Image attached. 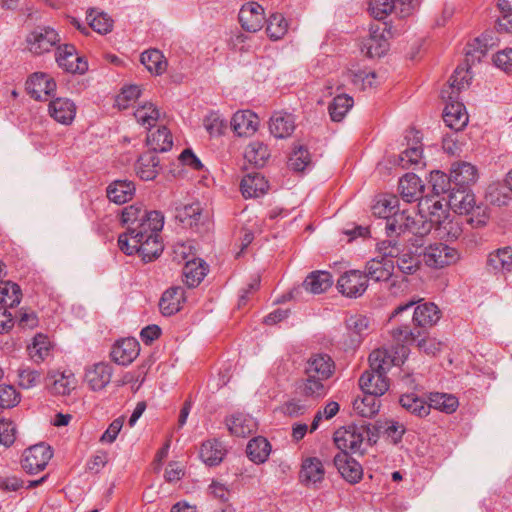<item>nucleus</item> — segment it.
<instances>
[{
	"label": "nucleus",
	"instance_id": "obj_34",
	"mask_svg": "<svg viewBox=\"0 0 512 512\" xmlns=\"http://www.w3.org/2000/svg\"><path fill=\"white\" fill-rule=\"evenodd\" d=\"M50 392L55 395H68L76 387L72 372H54L48 375Z\"/></svg>",
	"mask_w": 512,
	"mask_h": 512
},
{
	"label": "nucleus",
	"instance_id": "obj_8",
	"mask_svg": "<svg viewBox=\"0 0 512 512\" xmlns=\"http://www.w3.org/2000/svg\"><path fill=\"white\" fill-rule=\"evenodd\" d=\"M52 455L50 446L44 443L33 445L24 451L22 468L29 474L38 473L45 469Z\"/></svg>",
	"mask_w": 512,
	"mask_h": 512
},
{
	"label": "nucleus",
	"instance_id": "obj_27",
	"mask_svg": "<svg viewBox=\"0 0 512 512\" xmlns=\"http://www.w3.org/2000/svg\"><path fill=\"white\" fill-rule=\"evenodd\" d=\"M269 129L276 138H287L295 129V119L292 114L277 111L270 118Z\"/></svg>",
	"mask_w": 512,
	"mask_h": 512
},
{
	"label": "nucleus",
	"instance_id": "obj_51",
	"mask_svg": "<svg viewBox=\"0 0 512 512\" xmlns=\"http://www.w3.org/2000/svg\"><path fill=\"white\" fill-rule=\"evenodd\" d=\"M353 98L347 94H341L334 97L333 101L329 104L328 110L332 121L340 122L347 112L353 106Z\"/></svg>",
	"mask_w": 512,
	"mask_h": 512
},
{
	"label": "nucleus",
	"instance_id": "obj_44",
	"mask_svg": "<svg viewBox=\"0 0 512 512\" xmlns=\"http://www.w3.org/2000/svg\"><path fill=\"white\" fill-rule=\"evenodd\" d=\"M399 403L407 412L418 417H425L430 413L428 403L414 393L402 395Z\"/></svg>",
	"mask_w": 512,
	"mask_h": 512
},
{
	"label": "nucleus",
	"instance_id": "obj_64",
	"mask_svg": "<svg viewBox=\"0 0 512 512\" xmlns=\"http://www.w3.org/2000/svg\"><path fill=\"white\" fill-rule=\"evenodd\" d=\"M20 402V395L11 385H0V407L12 408Z\"/></svg>",
	"mask_w": 512,
	"mask_h": 512
},
{
	"label": "nucleus",
	"instance_id": "obj_22",
	"mask_svg": "<svg viewBox=\"0 0 512 512\" xmlns=\"http://www.w3.org/2000/svg\"><path fill=\"white\" fill-rule=\"evenodd\" d=\"M268 188V181L258 172L245 175L240 183L244 198H259L267 193Z\"/></svg>",
	"mask_w": 512,
	"mask_h": 512
},
{
	"label": "nucleus",
	"instance_id": "obj_19",
	"mask_svg": "<svg viewBox=\"0 0 512 512\" xmlns=\"http://www.w3.org/2000/svg\"><path fill=\"white\" fill-rule=\"evenodd\" d=\"M486 269L493 274L512 272V247L505 246L490 252L486 259Z\"/></svg>",
	"mask_w": 512,
	"mask_h": 512
},
{
	"label": "nucleus",
	"instance_id": "obj_24",
	"mask_svg": "<svg viewBox=\"0 0 512 512\" xmlns=\"http://www.w3.org/2000/svg\"><path fill=\"white\" fill-rule=\"evenodd\" d=\"M49 114L57 122L69 125L75 118L76 105L68 98H56L49 104Z\"/></svg>",
	"mask_w": 512,
	"mask_h": 512
},
{
	"label": "nucleus",
	"instance_id": "obj_11",
	"mask_svg": "<svg viewBox=\"0 0 512 512\" xmlns=\"http://www.w3.org/2000/svg\"><path fill=\"white\" fill-rule=\"evenodd\" d=\"M56 62L65 71L84 74L88 70V63L76 53V48L71 44L57 47Z\"/></svg>",
	"mask_w": 512,
	"mask_h": 512
},
{
	"label": "nucleus",
	"instance_id": "obj_46",
	"mask_svg": "<svg viewBox=\"0 0 512 512\" xmlns=\"http://www.w3.org/2000/svg\"><path fill=\"white\" fill-rule=\"evenodd\" d=\"M429 183L432 188V192L436 196L447 195L454 190L451 175H446L444 172L435 170L430 173Z\"/></svg>",
	"mask_w": 512,
	"mask_h": 512
},
{
	"label": "nucleus",
	"instance_id": "obj_57",
	"mask_svg": "<svg viewBox=\"0 0 512 512\" xmlns=\"http://www.w3.org/2000/svg\"><path fill=\"white\" fill-rule=\"evenodd\" d=\"M311 162L310 153L302 145L296 146L288 160V166L297 172L303 171Z\"/></svg>",
	"mask_w": 512,
	"mask_h": 512
},
{
	"label": "nucleus",
	"instance_id": "obj_25",
	"mask_svg": "<svg viewBox=\"0 0 512 512\" xmlns=\"http://www.w3.org/2000/svg\"><path fill=\"white\" fill-rule=\"evenodd\" d=\"M359 386L363 392L383 395L389 389V381L386 375L370 368L361 375Z\"/></svg>",
	"mask_w": 512,
	"mask_h": 512
},
{
	"label": "nucleus",
	"instance_id": "obj_62",
	"mask_svg": "<svg viewBox=\"0 0 512 512\" xmlns=\"http://www.w3.org/2000/svg\"><path fill=\"white\" fill-rule=\"evenodd\" d=\"M204 127L211 136H220L226 128V122L216 112H211L204 119Z\"/></svg>",
	"mask_w": 512,
	"mask_h": 512
},
{
	"label": "nucleus",
	"instance_id": "obj_38",
	"mask_svg": "<svg viewBox=\"0 0 512 512\" xmlns=\"http://www.w3.org/2000/svg\"><path fill=\"white\" fill-rule=\"evenodd\" d=\"M270 452V443L261 436L251 439L246 447L248 458L256 464L264 463L268 459Z\"/></svg>",
	"mask_w": 512,
	"mask_h": 512
},
{
	"label": "nucleus",
	"instance_id": "obj_33",
	"mask_svg": "<svg viewBox=\"0 0 512 512\" xmlns=\"http://www.w3.org/2000/svg\"><path fill=\"white\" fill-rule=\"evenodd\" d=\"M107 197L116 204H124L132 199L135 185L128 180H115L106 189Z\"/></svg>",
	"mask_w": 512,
	"mask_h": 512
},
{
	"label": "nucleus",
	"instance_id": "obj_1",
	"mask_svg": "<svg viewBox=\"0 0 512 512\" xmlns=\"http://www.w3.org/2000/svg\"><path fill=\"white\" fill-rule=\"evenodd\" d=\"M419 301L411 300L397 306L389 320L395 323L391 335L395 341L402 344L415 342L423 333V330L435 325L440 317L439 308L432 302L418 304L411 316V309Z\"/></svg>",
	"mask_w": 512,
	"mask_h": 512
},
{
	"label": "nucleus",
	"instance_id": "obj_23",
	"mask_svg": "<svg viewBox=\"0 0 512 512\" xmlns=\"http://www.w3.org/2000/svg\"><path fill=\"white\" fill-rule=\"evenodd\" d=\"M258 125V116L250 110L236 112L231 120V128L238 136H250L254 134Z\"/></svg>",
	"mask_w": 512,
	"mask_h": 512
},
{
	"label": "nucleus",
	"instance_id": "obj_48",
	"mask_svg": "<svg viewBox=\"0 0 512 512\" xmlns=\"http://www.w3.org/2000/svg\"><path fill=\"white\" fill-rule=\"evenodd\" d=\"M431 229V222L427 220L426 216L415 210L410 212L406 233L422 238L429 234Z\"/></svg>",
	"mask_w": 512,
	"mask_h": 512
},
{
	"label": "nucleus",
	"instance_id": "obj_49",
	"mask_svg": "<svg viewBox=\"0 0 512 512\" xmlns=\"http://www.w3.org/2000/svg\"><path fill=\"white\" fill-rule=\"evenodd\" d=\"M458 404V399L451 394L435 392L429 396L430 409L434 408L447 414L456 411Z\"/></svg>",
	"mask_w": 512,
	"mask_h": 512
},
{
	"label": "nucleus",
	"instance_id": "obj_61",
	"mask_svg": "<svg viewBox=\"0 0 512 512\" xmlns=\"http://www.w3.org/2000/svg\"><path fill=\"white\" fill-rule=\"evenodd\" d=\"M30 354L33 358L37 357L39 361H43L49 353L50 342L47 336L39 333L33 338L32 345L29 346Z\"/></svg>",
	"mask_w": 512,
	"mask_h": 512
},
{
	"label": "nucleus",
	"instance_id": "obj_29",
	"mask_svg": "<svg viewBox=\"0 0 512 512\" xmlns=\"http://www.w3.org/2000/svg\"><path fill=\"white\" fill-rule=\"evenodd\" d=\"M325 476L322 461L317 457H308L303 460L299 477L307 485L321 482Z\"/></svg>",
	"mask_w": 512,
	"mask_h": 512
},
{
	"label": "nucleus",
	"instance_id": "obj_54",
	"mask_svg": "<svg viewBox=\"0 0 512 512\" xmlns=\"http://www.w3.org/2000/svg\"><path fill=\"white\" fill-rule=\"evenodd\" d=\"M397 204L398 199L396 196H383L373 204L372 213L386 222L395 212Z\"/></svg>",
	"mask_w": 512,
	"mask_h": 512
},
{
	"label": "nucleus",
	"instance_id": "obj_47",
	"mask_svg": "<svg viewBox=\"0 0 512 512\" xmlns=\"http://www.w3.org/2000/svg\"><path fill=\"white\" fill-rule=\"evenodd\" d=\"M22 297L20 286L11 281L0 282V304L4 307L17 306Z\"/></svg>",
	"mask_w": 512,
	"mask_h": 512
},
{
	"label": "nucleus",
	"instance_id": "obj_3",
	"mask_svg": "<svg viewBox=\"0 0 512 512\" xmlns=\"http://www.w3.org/2000/svg\"><path fill=\"white\" fill-rule=\"evenodd\" d=\"M121 221L126 231L121 235L126 237H142L146 229L162 230L164 216L159 211H147L141 205H130L125 207L121 213Z\"/></svg>",
	"mask_w": 512,
	"mask_h": 512
},
{
	"label": "nucleus",
	"instance_id": "obj_63",
	"mask_svg": "<svg viewBox=\"0 0 512 512\" xmlns=\"http://www.w3.org/2000/svg\"><path fill=\"white\" fill-rule=\"evenodd\" d=\"M487 53V44H482V40L477 38L470 48L466 51L465 61L471 66L476 62H480Z\"/></svg>",
	"mask_w": 512,
	"mask_h": 512
},
{
	"label": "nucleus",
	"instance_id": "obj_56",
	"mask_svg": "<svg viewBox=\"0 0 512 512\" xmlns=\"http://www.w3.org/2000/svg\"><path fill=\"white\" fill-rule=\"evenodd\" d=\"M90 27L100 33L107 34L112 30L113 20L105 13L99 12L95 14L93 9L87 14Z\"/></svg>",
	"mask_w": 512,
	"mask_h": 512
},
{
	"label": "nucleus",
	"instance_id": "obj_16",
	"mask_svg": "<svg viewBox=\"0 0 512 512\" xmlns=\"http://www.w3.org/2000/svg\"><path fill=\"white\" fill-rule=\"evenodd\" d=\"M139 351V343L135 338H125L114 344L111 358L115 363L126 366L136 359Z\"/></svg>",
	"mask_w": 512,
	"mask_h": 512
},
{
	"label": "nucleus",
	"instance_id": "obj_10",
	"mask_svg": "<svg viewBox=\"0 0 512 512\" xmlns=\"http://www.w3.org/2000/svg\"><path fill=\"white\" fill-rule=\"evenodd\" d=\"M412 139L406 136L407 148L403 150L397 158V165L403 169H417L425 165L423 162L422 145L420 144L419 132L411 130Z\"/></svg>",
	"mask_w": 512,
	"mask_h": 512
},
{
	"label": "nucleus",
	"instance_id": "obj_4",
	"mask_svg": "<svg viewBox=\"0 0 512 512\" xmlns=\"http://www.w3.org/2000/svg\"><path fill=\"white\" fill-rule=\"evenodd\" d=\"M160 231L151 227L146 229V233L142 237L134 238L119 235V249L126 255L138 254L144 262H151L163 252L164 247L160 239Z\"/></svg>",
	"mask_w": 512,
	"mask_h": 512
},
{
	"label": "nucleus",
	"instance_id": "obj_36",
	"mask_svg": "<svg viewBox=\"0 0 512 512\" xmlns=\"http://www.w3.org/2000/svg\"><path fill=\"white\" fill-rule=\"evenodd\" d=\"M146 144L150 148V152H166L173 145L172 135L170 131L161 126L156 131H150L146 138Z\"/></svg>",
	"mask_w": 512,
	"mask_h": 512
},
{
	"label": "nucleus",
	"instance_id": "obj_50",
	"mask_svg": "<svg viewBox=\"0 0 512 512\" xmlns=\"http://www.w3.org/2000/svg\"><path fill=\"white\" fill-rule=\"evenodd\" d=\"M134 116L139 124L150 129L158 121L160 112L153 103L145 102L143 105L137 107Z\"/></svg>",
	"mask_w": 512,
	"mask_h": 512
},
{
	"label": "nucleus",
	"instance_id": "obj_40",
	"mask_svg": "<svg viewBox=\"0 0 512 512\" xmlns=\"http://www.w3.org/2000/svg\"><path fill=\"white\" fill-rule=\"evenodd\" d=\"M207 273L205 262L201 259L187 261L183 268V275L188 287H196Z\"/></svg>",
	"mask_w": 512,
	"mask_h": 512
},
{
	"label": "nucleus",
	"instance_id": "obj_28",
	"mask_svg": "<svg viewBox=\"0 0 512 512\" xmlns=\"http://www.w3.org/2000/svg\"><path fill=\"white\" fill-rule=\"evenodd\" d=\"M334 363L327 354H315L310 357L305 368L308 377L328 379L333 371Z\"/></svg>",
	"mask_w": 512,
	"mask_h": 512
},
{
	"label": "nucleus",
	"instance_id": "obj_14",
	"mask_svg": "<svg viewBox=\"0 0 512 512\" xmlns=\"http://www.w3.org/2000/svg\"><path fill=\"white\" fill-rule=\"evenodd\" d=\"M239 21L244 30L248 32L259 31L264 23V9L257 2H249L239 11Z\"/></svg>",
	"mask_w": 512,
	"mask_h": 512
},
{
	"label": "nucleus",
	"instance_id": "obj_2",
	"mask_svg": "<svg viewBox=\"0 0 512 512\" xmlns=\"http://www.w3.org/2000/svg\"><path fill=\"white\" fill-rule=\"evenodd\" d=\"M471 76L468 69L457 67L454 74L450 77V91L442 90V98L447 99L443 111V120L445 124L455 130H462L468 123V114L463 103L456 100L459 91L468 84Z\"/></svg>",
	"mask_w": 512,
	"mask_h": 512
},
{
	"label": "nucleus",
	"instance_id": "obj_39",
	"mask_svg": "<svg viewBox=\"0 0 512 512\" xmlns=\"http://www.w3.org/2000/svg\"><path fill=\"white\" fill-rule=\"evenodd\" d=\"M380 395L364 392L362 398H356L353 402V409L362 417L370 418L376 415L380 408Z\"/></svg>",
	"mask_w": 512,
	"mask_h": 512
},
{
	"label": "nucleus",
	"instance_id": "obj_35",
	"mask_svg": "<svg viewBox=\"0 0 512 512\" xmlns=\"http://www.w3.org/2000/svg\"><path fill=\"white\" fill-rule=\"evenodd\" d=\"M176 219L184 226L199 229L202 222V208L199 202L186 204L176 208Z\"/></svg>",
	"mask_w": 512,
	"mask_h": 512
},
{
	"label": "nucleus",
	"instance_id": "obj_59",
	"mask_svg": "<svg viewBox=\"0 0 512 512\" xmlns=\"http://www.w3.org/2000/svg\"><path fill=\"white\" fill-rule=\"evenodd\" d=\"M319 377H308L301 386V392L309 398H319L325 395V387L323 381Z\"/></svg>",
	"mask_w": 512,
	"mask_h": 512
},
{
	"label": "nucleus",
	"instance_id": "obj_18",
	"mask_svg": "<svg viewBox=\"0 0 512 512\" xmlns=\"http://www.w3.org/2000/svg\"><path fill=\"white\" fill-rule=\"evenodd\" d=\"M450 175L455 189H469L478 179L476 167L468 162L453 164Z\"/></svg>",
	"mask_w": 512,
	"mask_h": 512
},
{
	"label": "nucleus",
	"instance_id": "obj_20",
	"mask_svg": "<svg viewBox=\"0 0 512 512\" xmlns=\"http://www.w3.org/2000/svg\"><path fill=\"white\" fill-rule=\"evenodd\" d=\"M112 367L107 363H97L85 373V381L93 391L104 389L111 381Z\"/></svg>",
	"mask_w": 512,
	"mask_h": 512
},
{
	"label": "nucleus",
	"instance_id": "obj_17",
	"mask_svg": "<svg viewBox=\"0 0 512 512\" xmlns=\"http://www.w3.org/2000/svg\"><path fill=\"white\" fill-rule=\"evenodd\" d=\"M447 203L459 214H474L481 210L476 206L475 196L469 189H455L449 194Z\"/></svg>",
	"mask_w": 512,
	"mask_h": 512
},
{
	"label": "nucleus",
	"instance_id": "obj_55",
	"mask_svg": "<svg viewBox=\"0 0 512 512\" xmlns=\"http://www.w3.org/2000/svg\"><path fill=\"white\" fill-rule=\"evenodd\" d=\"M288 24L283 15L272 14L267 20L266 32L271 40L281 39L287 32Z\"/></svg>",
	"mask_w": 512,
	"mask_h": 512
},
{
	"label": "nucleus",
	"instance_id": "obj_60",
	"mask_svg": "<svg viewBox=\"0 0 512 512\" xmlns=\"http://www.w3.org/2000/svg\"><path fill=\"white\" fill-rule=\"evenodd\" d=\"M395 8L394 0H371L369 11L373 18L382 20L386 18Z\"/></svg>",
	"mask_w": 512,
	"mask_h": 512
},
{
	"label": "nucleus",
	"instance_id": "obj_37",
	"mask_svg": "<svg viewBox=\"0 0 512 512\" xmlns=\"http://www.w3.org/2000/svg\"><path fill=\"white\" fill-rule=\"evenodd\" d=\"M332 284V275L328 271L323 270L311 272L303 282L304 288L313 294L327 291Z\"/></svg>",
	"mask_w": 512,
	"mask_h": 512
},
{
	"label": "nucleus",
	"instance_id": "obj_45",
	"mask_svg": "<svg viewBox=\"0 0 512 512\" xmlns=\"http://www.w3.org/2000/svg\"><path fill=\"white\" fill-rule=\"evenodd\" d=\"M410 212L409 210L395 211L393 215L387 219L385 229L389 237L406 234Z\"/></svg>",
	"mask_w": 512,
	"mask_h": 512
},
{
	"label": "nucleus",
	"instance_id": "obj_5",
	"mask_svg": "<svg viewBox=\"0 0 512 512\" xmlns=\"http://www.w3.org/2000/svg\"><path fill=\"white\" fill-rule=\"evenodd\" d=\"M373 435L371 424L362 420L336 430L334 442L339 452L363 454L365 450L362 449V444L365 440L370 441Z\"/></svg>",
	"mask_w": 512,
	"mask_h": 512
},
{
	"label": "nucleus",
	"instance_id": "obj_32",
	"mask_svg": "<svg viewBox=\"0 0 512 512\" xmlns=\"http://www.w3.org/2000/svg\"><path fill=\"white\" fill-rule=\"evenodd\" d=\"M135 169L142 180H153L160 171V159L155 153L146 152L138 158Z\"/></svg>",
	"mask_w": 512,
	"mask_h": 512
},
{
	"label": "nucleus",
	"instance_id": "obj_7",
	"mask_svg": "<svg viewBox=\"0 0 512 512\" xmlns=\"http://www.w3.org/2000/svg\"><path fill=\"white\" fill-rule=\"evenodd\" d=\"M387 35H391L387 23L371 25L368 37L362 42L361 51L370 58L381 57L389 48Z\"/></svg>",
	"mask_w": 512,
	"mask_h": 512
},
{
	"label": "nucleus",
	"instance_id": "obj_9",
	"mask_svg": "<svg viewBox=\"0 0 512 512\" xmlns=\"http://www.w3.org/2000/svg\"><path fill=\"white\" fill-rule=\"evenodd\" d=\"M458 257L457 250L444 243L430 245L423 252V261L432 268H443L451 265L458 260Z\"/></svg>",
	"mask_w": 512,
	"mask_h": 512
},
{
	"label": "nucleus",
	"instance_id": "obj_31",
	"mask_svg": "<svg viewBox=\"0 0 512 512\" xmlns=\"http://www.w3.org/2000/svg\"><path fill=\"white\" fill-rule=\"evenodd\" d=\"M184 289L182 287H171L167 289L159 301V308L164 316H171L181 309L184 301Z\"/></svg>",
	"mask_w": 512,
	"mask_h": 512
},
{
	"label": "nucleus",
	"instance_id": "obj_30",
	"mask_svg": "<svg viewBox=\"0 0 512 512\" xmlns=\"http://www.w3.org/2000/svg\"><path fill=\"white\" fill-rule=\"evenodd\" d=\"M226 425L230 433L237 437H247L257 429L255 419L242 413H236L227 418Z\"/></svg>",
	"mask_w": 512,
	"mask_h": 512
},
{
	"label": "nucleus",
	"instance_id": "obj_15",
	"mask_svg": "<svg viewBox=\"0 0 512 512\" xmlns=\"http://www.w3.org/2000/svg\"><path fill=\"white\" fill-rule=\"evenodd\" d=\"M56 88V83L49 75L41 72L34 73L26 82L28 94L35 100H43Z\"/></svg>",
	"mask_w": 512,
	"mask_h": 512
},
{
	"label": "nucleus",
	"instance_id": "obj_13",
	"mask_svg": "<svg viewBox=\"0 0 512 512\" xmlns=\"http://www.w3.org/2000/svg\"><path fill=\"white\" fill-rule=\"evenodd\" d=\"M337 287L343 295L356 298L366 291L367 279L360 271L351 270L338 279Z\"/></svg>",
	"mask_w": 512,
	"mask_h": 512
},
{
	"label": "nucleus",
	"instance_id": "obj_41",
	"mask_svg": "<svg viewBox=\"0 0 512 512\" xmlns=\"http://www.w3.org/2000/svg\"><path fill=\"white\" fill-rule=\"evenodd\" d=\"M224 457L222 444L217 440H208L201 445L200 458L209 466L220 464Z\"/></svg>",
	"mask_w": 512,
	"mask_h": 512
},
{
	"label": "nucleus",
	"instance_id": "obj_6",
	"mask_svg": "<svg viewBox=\"0 0 512 512\" xmlns=\"http://www.w3.org/2000/svg\"><path fill=\"white\" fill-rule=\"evenodd\" d=\"M58 32L50 26H37L25 39L29 52L34 55L49 53L60 43Z\"/></svg>",
	"mask_w": 512,
	"mask_h": 512
},
{
	"label": "nucleus",
	"instance_id": "obj_42",
	"mask_svg": "<svg viewBox=\"0 0 512 512\" xmlns=\"http://www.w3.org/2000/svg\"><path fill=\"white\" fill-rule=\"evenodd\" d=\"M394 357L388 349L379 348L374 350L369 356V366L376 372L386 375L387 371L395 365Z\"/></svg>",
	"mask_w": 512,
	"mask_h": 512
},
{
	"label": "nucleus",
	"instance_id": "obj_58",
	"mask_svg": "<svg viewBox=\"0 0 512 512\" xmlns=\"http://www.w3.org/2000/svg\"><path fill=\"white\" fill-rule=\"evenodd\" d=\"M422 208L424 205L427 206V209L429 211V220L431 222V225L433 226V224H438L440 225L442 223V220L446 217V208L445 206L448 205V203L446 202V204L444 205L442 203V201L440 200H432V199H425L424 202L421 201L420 204H419Z\"/></svg>",
	"mask_w": 512,
	"mask_h": 512
},
{
	"label": "nucleus",
	"instance_id": "obj_12",
	"mask_svg": "<svg viewBox=\"0 0 512 512\" xmlns=\"http://www.w3.org/2000/svg\"><path fill=\"white\" fill-rule=\"evenodd\" d=\"M333 465L350 484L360 482L363 477L362 466L349 453L338 452L333 458Z\"/></svg>",
	"mask_w": 512,
	"mask_h": 512
},
{
	"label": "nucleus",
	"instance_id": "obj_52",
	"mask_svg": "<svg viewBox=\"0 0 512 512\" xmlns=\"http://www.w3.org/2000/svg\"><path fill=\"white\" fill-rule=\"evenodd\" d=\"M346 326L351 337V342L358 344L369 328V319L363 315H352L347 318Z\"/></svg>",
	"mask_w": 512,
	"mask_h": 512
},
{
	"label": "nucleus",
	"instance_id": "obj_53",
	"mask_svg": "<svg viewBox=\"0 0 512 512\" xmlns=\"http://www.w3.org/2000/svg\"><path fill=\"white\" fill-rule=\"evenodd\" d=\"M245 158L256 166H263L270 156L267 145L260 141H252L245 149Z\"/></svg>",
	"mask_w": 512,
	"mask_h": 512
},
{
	"label": "nucleus",
	"instance_id": "obj_26",
	"mask_svg": "<svg viewBox=\"0 0 512 512\" xmlns=\"http://www.w3.org/2000/svg\"><path fill=\"white\" fill-rule=\"evenodd\" d=\"M394 262L385 257L373 258L366 264V279L376 282L388 281L393 275Z\"/></svg>",
	"mask_w": 512,
	"mask_h": 512
},
{
	"label": "nucleus",
	"instance_id": "obj_43",
	"mask_svg": "<svg viewBox=\"0 0 512 512\" xmlns=\"http://www.w3.org/2000/svg\"><path fill=\"white\" fill-rule=\"evenodd\" d=\"M140 60L147 70L155 75H161L166 71L167 61L162 52L157 49L144 51Z\"/></svg>",
	"mask_w": 512,
	"mask_h": 512
},
{
	"label": "nucleus",
	"instance_id": "obj_21",
	"mask_svg": "<svg viewBox=\"0 0 512 512\" xmlns=\"http://www.w3.org/2000/svg\"><path fill=\"white\" fill-rule=\"evenodd\" d=\"M398 189L402 199L412 203L422 199L424 185L416 174L407 173L400 178Z\"/></svg>",
	"mask_w": 512,
	"mask_h": 512
}]
</instances>
